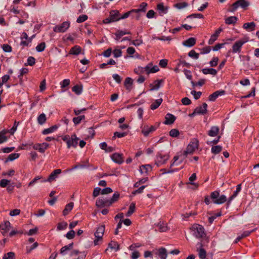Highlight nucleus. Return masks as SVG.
Masks as SVG:
<instances>
[{"label": "nucleus", "mask_w": 259, "mask_h": 259, "mask_svg": "<svg viewBox=\"0 0 259 259\" xmlns=\"http://www.w3.org/2000/svg\"><path fill=\"white\" fill-rule=\"evenodd\" d=\"M47 120L46 116L45 113L40 114L37 117V122L39 124H44Z\"/></svg>", "instance_id": "obj_36"}, {"label": "nucleus", "mask_w": 259, "mask_h": 259, "mask_svg": "<svg viewBox=\"0 0 259 259\" xmlns=\"http://www.w3.org/2000/svg\"><path fill=\"white\" fill-rule=\"evenodd\" d=\"M130 32L129 31H125L123 30H117L116 33H115V35L116 36L115 39L117 40H119L122 36L126 34H130Z\"/></svg>", "instance_id": "obj_33"}, {"label": "nucleus", "mask_w": 259, "mask_h": 259, "mask_svg": "<svg viewBox=\"0 0 259 259\" xmlns=\"http://www.w3.org/2000/svg\"><path fill=\"white\" fill-rule=\"evenodd\" d=\"M219 130L220 129L218 126H213L208 132V135L210 137H215L218 134Z\"/></svg>", "instance_id": "obj_26"}, {"label": "nucleus", "mask_w": 259, "mask_h": 259, "mask_svg": "<svg viewBox=\"0 0 259 259\" xmlns=\"http://www.w3.org/2000/svg\"><path fill=\"white\" fill-rule=\"evenodd\" d=\"M225 94L224 90H218L211 94L208 98L209 100L211 102L214 101L219 96L224 95Z\"/></svg>", "instance_id": "obj_11"}, {"label": "nucleus", "mask_w": 259, "mask_h": 259, "mask_svg": "<svg viewBox=\"0 0 259 259\" xmlns=\"http://www.w3.org/2000/svg\"><path fill=\"white\" fill-rule=\"evenodd\" d=\"M194 233L197 238H203L205 235L203 227L201 225H198L196 227Z\"/></svg>", "instance_id": "obj_12"}, {"label": "nucleus", "mask_w": 259, "mask_h": 259, "mask_svg": "<svg viewBox=\"0 0 259 259\" xmlns=\"http://www.w3.org/2000/svg\"><path fill=\"white\" fill-rule=\"evenodd\" d=\"M109 247L111 249L117 251L119 249V245L116 242H112L109 244Z\"/></svg>", "instance_id": "obj_54"}, {"label": "nucleus", "mask_w": 259, "mask_h": 259, "mask_svg": "<svg viewBox=\"0 0 259 259\" xmlns=\"http://www.w3.org/2000/svg\"><path fill=\"white\" fill-rule=\"evenodd\" d=\"M203 15L201 14H193L187 17V18H203Z\"/></svg>", "instance_id": "obj_61"}, {"label": "nucleus", "mask_w": 259, "mask_h": 259, "mask_svg": "<svg viewBox=\"0 0 259 259\" xmlns=\"http://www.w3.org/2000/svg\"><path fill=\"white\" fill-rule=\"evenodd\" d=\"M112 160L118 164H121L123 162L122 154L115 153L111 156Z\"/></svg>", "instance_id": "obj_13"}, {"label": "nucleus", "mask_w": 259, "mask_h": 259, "mask_svg": "<svg viewBox=\"0 0 259 259\" xmlns=\"http://www.w3.org/2000/svg\"><path fill=\"white\" fill-rule=\"evenodd\" d=\"M15 254L14 252H9L5 253L3 256V259H15Z\"/></svg>", "instance_id": "obj_44"}, {"label": "nucleus", "mask_w": 259, "mask_h": 259, "mask_svg": "<svg viewBox=\"0 0 259 259\" xmlns=\"http://www.w3.org/2000/svg\"><path fill=\"white\" fill-rule=\"evenodd\" d=\"M1 225L2 227V230H7L9 231L10 228L11 227V223L9 221H6Z\"/></svg>", "instance_id": "obj_53"}, {"label": "nucleus", "mask_w": 259, "mask_h": 259, "mask_svg": "<svg viewBox=\"0 0 259 259\" xmlns=\"http://www.w3.org/2000/svg\"><path fill=\"white\" fill-rule=\"evenodd\" d=\"M200 245L201 246V248L198 249L197 248V251H198V255H199V257L201 258V259H204L205 258L206 256V252L205 251V250L202 248V245L201 243L200 244Z\"/></svg>", "instance_id": "obj_30"}, {"label": "nucleus", "mask_w": 259, "mask_h": 259, "mask_svg": "<svg viewBox=\"0 0 259 259\" xmlns=\"http://www.w3.org/2000/svg\"><path fill=\"white\" fill-rule=\"evenodd\" d=\"M247 41L248 39L246 38H244L243 39L236 41L231 46L232 49H240L242 46V45Z\"/></svg>", "instance_id": "obj_21"}, {"label": "nucleus", "mask_w": 259, "mask_h": 259, "mask_svg": "<svg viewBox=\"0 0 259 259\" xmlns=\"http://www.w3.org/2000/svg\"><path fill=\"white\" fill-rule=\"evenodd\" d=\"M202 72L204 74H210L215 75L217 73V71L213 68H204L202 70Z\"/></svg>", "instance_id": "obj_34"}, {"label": "nucleus", "mask_w": 259, "mask_h": 259, "mask_svg": "<svg viewBox=\"0 0 259 259\" xmlns=\"http://www.w3.org/2000/svg\"><path fill=\"white\" fill-rule=\"evenodd\" d=\"M222 150V147L220 145L213 146L211 147V152L214 154L219 153Z\"/></svg>", "instance_id": "obj_41"}, {"label": "nucleus", "mask_w": 259, "mask_h": 259, "mask_svg": "<svg viewBox=\"0 0 259 259\" xmlns=\"http://www.w3.org/2000/svg\"><path fill=\"white\" fill-rule=\"evenodd\" d=\"M188 4L186 2L179 3L174 5V7L178 9H182L187 7Z\"/></svg>", "instance_id": "obj_45"}, {"label": "nucleus", "mask_w": 259, "mask_h": 259, "mask_svg": "<svg viewBox=\"0 0 259 259\" xmlns=\"http://www.w3.org/2000/svg\"><path fill=\"white\" fill-rule=\"evenodd\" d=\"M207 105L206 103H204L202 106L197 107L195 109L197 112V114H204L207 112Z\"/></svg>", "instance_id": "obj_19"}, {"label": "nucleus", "mask_w": 259, "mask_h": 259, "mask_svg": "<svg viewBox=\"0 0 259 259\" xmlns=\"http://www.w3.org/2000/svg\"><path fill=\"white\" fill-rule=\"evenodd\" d=\"M35 35L33 34L28 39H21V45L23 47H28L29 44L31 42L32 39L35 37Z\"/></svg>", "instance_id": "obj_39"}, {"label": "nucleus", "mask_w": 259, "mask_h": 259, "mask_svg": "<svg viewBox=\"0 0 259 259\" xmlns=\"http://www.w3.org/2000/svg\"><path fill=\"white\" fill-rule=\"evenodd\" d=\"M72 245L73 243H70L68 245H66V254H68L70 257H72V259H84V255L83 254L78 255V252L77 250H69Z\"/></svg>", "instance_id": "obj_4"}, {"label": "nucleus", "mask_w": 259, "mask_h": 259, "mask_svg": "<svg viewBox=\"0 0 259 259\" xmlns=\"http://www.w3.org/2000/svg\"><path fill=\"white\" fill-rule=\"evenodd\" d=\"M135 207L136 206H135V203L132 202L130 204L128 210V211L127 212V213L126 214V215L127 217H130V216H131L133 213V212L135 211Z\"/></svg>", "instance_id": "obj_43"}, {"label": "nucleus", "mask_w": 259, "mask_h": 259, "mask_svg": "<svg viewBox=\"0 0 259 259\" xmlns=\"http://www.w3.org/2000/svg\"><path fill=\"white\" fill-rule=\"evenodd\" d=\"M151 169L152 167L149 164L142 165L140 167V171L141 174L148 173Z\"/></svg>", "instance_id": "obj_29"}, {"label": "nucleus", "mask_w": 259, "mask_h": 259, "mask_svg": "<svg viewBox=\"0 0 259 259\" xmlns=\"http://www.w3.org/2000/svg\"><path fill=\"white\" fill-rule=\"evenodd\" d=\"M104 226H101L97 228L96 232L95 233V236L97 238L96 240H94V243L95 245H98V241L102 239V236L104 234Z\"/></svg>", "instance_id": "obj_7"}, {"label": "nucleus", "mask_w": 259, "mask_h": 259, "mask_svg": "<svg viewBox=\"0 0 259 259\" xmlns=\"http://www.w3.org/2000/svg\"><path fill=\"white\" fill-rule=\"evenodd\" d=\"M74 236L75 232L72 230L69 231L66 234V238H67L68 239H72L74 238Z\"/></svg>", "instance_id": "obj_59"}, {"label": "nucleus", "mask_w": 259, "mask_h": 259, "mask_svg": "<svg viewBox=\"0 0 259 259\" xmlns=\"http://www.w3.org/2000/svg\"><path fill=\"white\" fill-rule=\"evenodd\" d=\"M76 38V34L75 33L69 34L67 37L66 38V47L69 46L70 44L74 43Z\"/></svg>", "instance_id": "obj_23"}, {"label": "nucleus", "mask_w": 259, "mask_h": 259, "mask_svg": "<svg viewBox=\"0 0 259 259\" xmlns=\"http://www.w3.org/2000/svg\"><path fill=\"white\" fill-rule=\"evenodd\" d=\"M157 9L159 11L160 15L166 14L168 8L164 7L163 3H160L157 5Z\"/></svg>", "instance_id": "obj_25"}, {"label": "nucleus", "mask_w": 259, "mask_h": 259, "mask_svg": "<svg viewBox=\"0 0 259 259\" xmlns=\"http://www.w3.org/2000/svg\"><path fill=\"white\" fill-rule=\"evenodd\" d=\"M139 69H140L141 72L143 73L145 71L147 74L156 73L159 70L158 66L154 65L152 66L151 63H149L145 67H140Z\"/></svg>", "instance_id": "obj_6"}, {"label": "nucleus", "mask_w": 259, "mask_h": 259, "mask_svg": "<svg viewBox=\"0 0 259 259\" xmlns=\"http://www.w3.org/2000/svg\"><path fill=\"white\" fill-rule=\"evenodd\" d=\"M157 254L161 259H166L167 256L166 249L164 247L159 248Z\"/></svg>", "instance_id": "obj_20"}, {"label": "nucleus", "mask_w": 259, "mask_h": 259, "mask_svg": "<svg viewBox=\"0 0 259 259\" xmlns=\"http://www.w3.org/2000/svg\"><path fill=\"white\" fill-rule=\"evenodd\" d=\"M146 188V186H142L137 190H136L133 192L134 195H136L137 194L142 193L144 189Z\"/></svg>", "instance_id": "obj_63"}, {"label": "nucleus", "mask_w": 259, "mask_h": 259, "mask_svg": "<svg viewBox=\"0 0 259 259\" xmlns=\"http://www.w3.org/2000/svg\"><path fill=\"white\" fill-rule=\"evenodd\" d=\"M176 118L174 115L167 113L165 116V121L163 122V123L167 125L171 124L174 122Z\"/></svg>", "instance_id": "obj_14"}, {"label": "nucleus", "mask_w": 259, "mask_h": 259, "mask_svg": "<svg viewBox=\"0 0 259 259\" xmlns=\"http://www.w3.org/2000/svg\"><path fill=\"white\" fill-rule=\"evenodd\" d=\"M59 126V125H54L49 128L44 130L42 132L43 135H47L55 131Z\"/></svg>", "instance_id": "obj_28"}, {"label": "nucleus", "mask_w": 259, "mask_h": 259, "mask_svg": "<svg viewBox=\"0 0 259 259\" xmlns=\"http://www.w3.org/2000/svg\"><path fill=\"white\" fill-rule=\"evenodd\" d=\"M20 156L19 153H12L10 154L8 158L5 160V163H7L9 161H13L17 159Z\"/></svg>", "instance_id": "obj_35"}, {"label": "nucleus", "mask_w": 259, "mask_h": 259, "mask_svg": "<svg viewBox=\"0 0 259 259\" xmlns=\"http://www.w3.org/2000/svg\"><path fill=\"white\" fill-rule=\"evenodd\" d=\"M109 200L103 198H99L96 201V205L98 207H103L105 206H109Z\"/></svg>", "instance_id": "obj_18"}, {"label": "nucleus", "mask_w": 259, "mask_h": 259, "mask_svg": "<svg viewBox=\"0 0 259 259\" xmlns=\"http://www.w3.org/2000/svg\"><path fill=\"white\" fill-rule=\"evenodd\" d=\"M35 63V59L33 57H29L27 59V63H25V66H33Z\"/></svg>", "instance_id": "obj_48"}, {"label": "nucleus", "mask_w": 259, "mask_h": 259, "mask_svg": "<svg viewBox=\"0 0 259 259\" xmlns=\"http://www.w3.org/2000/svg\"><path fill=\"white\" fill-rule=\"evenodd\" d=\"M8 133L6 129L0 131V144L4 143L8 141L9 138L6 136Z\"/></svg>", "instance_id": "obj_22"}, {"label": "nucleus", "mask_w": 259, "mask_h": 259, "mask_svg": "<svg viewBox=\"0 0 259 259\" xmlns=\"http://www.w3.org/2000/svg\"><path fill=\"white\" fill-rule=\"evenodd\" d=\"M189 57L194 59H197L199 58V54L196 53L194 50H191L188 54Z\"/></svg>", "instance_id": "obj_55"}, {"label": "nucleus", "mask_w": 259, "mask_h": 259, "mask_svg": "<svg viewBox=\"0 0 259 259\" xmlns=\"http://www.w3.org/2000/svg\"><path fill=\"white\" fill-rule=\"evenodd\" d=\"M241 184H238L236 186V190L233 192V194L229 198L227 203V207H228L231 201L238 195V193L241 191Z\"/></svg>", "instance_id": "obj_9"}, {"label": "nucleus", "mask_w": 259, "mask_h": 259, "mask_svg": "<svg viewBox=\"0 0 259 259\" xmlns=\"http://www.w3.org/2000/svg\"><path fill=\"white\" fill-rule=\"evenodd\" d=\"M88 19V16L86 15H82L78 17L77 19L76 22L78 23H82Z\"/></svg>", "instance_id": "obj_57"}, {"label": "nucleus", "mask_w": 259, "mask_h": 259, "mask_svg": "<svg viewBox=\"0 0 259 259\" xmlns=\"http://www.w3.org/2000/svg\"><path fill=\"white\" fill-rule=\"evenodd\" d=\"M222 215V212L220 211L217 213L214 214L213 215L211 216L208 218V221L210 224H212L214 220L219 217Z\"/></svg>", "instance_id": "obj_52"}, {"label": "nucleus", "mask_w": 259, "mask_h": 259, "mask_svg": "<svg viewBox=\"0 0 259 259\" xmlns=\"http://www.w3.org/2000/svg\"><path fill=\"white\" fill-rule=\"evenodd\" d=\"M72 91L76 95H80L82 92V87L80 85L76 84L72 88Z\"/></svg>", "instance_id": "obj_31"}, {"label": "nucleus", "mask_w": 259, "mask_h": 259, "mask_svg": "<svg viewBox=\"0 0 259 259\" xmlns=\"http://www.w3.org/2000/svg\"><path fill=\"white\" fill-rule=\"evenodd\" d=\"M255 23L253 22L244 23L243 28L248 31H252L255 29Z\"/></svg>", "instance_id": "obj_24"}, {"label": "nucleus", "mask_w": 259, "mask_h": 259, "mask_svg": "<svg viewBox=\"0 0 259 259\" xmlns=\"http://www.w3.org/2000/svg\"><path fill=\"white\" fill-rule=\"evenodd\" d=\"M157 227L158 228V230L161 232H165L167 229V226L163 223H159L157 225Z\"/></svg>", "instance_id": "obj_42"}, {"label": "nucleus", "mask_w": 259, "mask_h": 259, "mask_svg": "<svg viewBox=\"0 0 259 259\" xmlns=\"http://www.w3.org/2000/svg\"><path fill=\"white\" fill-rule=\"evenodd\" d=\"M210 199L212 202L217 204H221L227 201V197L225 195L220 196V193L218 191L212 192L210 193V198L208 196H205L204 202L206 204L208 205L211 202Z\"/></svg>", "instance_id": "obj_1"}, {"label": "nucleus", "mask_w": 259, "mask_h": 259, "mask_svg": "<svg viewBox=\"0 0 259 259\" xmlns=\"http://www.w3.org/2000/svg\"><path fill=\"white\" fill-rule=\"evenodd\" d=\"M162 102V99L161 98L154 100V101L151 104L150 108L152 110H155L157 109L161 104Z\"/></svg>", "instance_id": "obj_32"}, {"label": "nucleus", "mask_w": 259, "mask_h": 259, "mask_svg": "<svg viewBox=\"0 0 259 259\" xmlns=\"http://www.w3.org/2000/svg\"><path fill=\"white\" fill-rule=\"evenodd\" d=\"M49 144L47 143H43L40 144V147L39 148V151L41 153H44L45 150L49 147Z\"/></svg>", "instance_id": "obj_51"}, {"label": "nucleus", "mask_w": 259, "mask_h": 259, "mask_svg": "<svg viewBox=\"0 0 259 259\" xmlns=\"http://www.w3.org/2000/svg\"><path fill=\"white\" fill-rule=\"evenodd\" d=\"M133 84V79L129 77H127L125 78V80L124 81V85L126 88V89L128 90L129 89L128 87V85H131Z\"/></svg>", "instance_id": "obj_58"}, {"label": "nucleus", "mask_w": 259, "mask_h": 259, "mask_svg": "<svg viewBox=\"0 0 259 259\" xmlns=\"http://www.w3.org/2000/svg\"><path fill=\"white\" fill-rule=\"evenodd\" d=\"M180 133L179 131L176 128H173L169 132V135L170 137L173 138H176L178 137Z\"/></svg>", "instance_id": "obj_46"}, {"label": "nucleus", "mask_w": 259, "mask_h": 259, "mask_svg": "<svg viewBox=\"0 0 259 259\" xmlns=\"http://www.w3.org/2000/svg\"><path fill=\"white\" fill-rule=\"evenodd\" d=\"M110 16L113 22H116L120 20V14L118 10H112L110 12Z\"/></svg>", "instance_id": "obj_15"}, {"label": "nucleus", "mask_w": 259, "mask_h": 259, "mask_svg": "<svg viewBox=\"0 0 259 259\" xmlns=\"http://www.w3.org/2000/svg\"><path fill=\"white\" fill-rule=\"evenodd\" d=\"M85 118L84 115H80L73 118V121L75 124H79L81 121Z\"/></svg>", "instance_id": "obj_49"}, {"label": "nucleus", "mask_w": 259, "mask_h": 259, "mask_svg": "<svg viewBox=\"0 0 259 259\" xmlns=\"http://www.w3.org/2000/svg\"><path fill=\"white\" fill-rule=\"evenodd\" d=\"M61 172V170L60 169H57L54 170L49 176L47 179H45L42 180V182H51L54 180H55L56 178H58V175H60Z\"/></svg>", "instance_id": "obj_8"}, {"label": "nucleus", "mask_w": 259, "mask_h": 259, "mask_svg": "<svg viewBox=\"0 0 259 259\" xmlns=\"http://www.w3.org/2000/svg\"><path fill=\"white\" fill-rule=\"evenodd\" d=\"M79 139L75 135H73L70 137L69 135H66V143L68 148L76 147Z\"/></svg>", "instance_id": "obj_3"}, {"label": "nucleus", "mask_w": 259, "mask_h": 259, "mask_svg": "<svg viewBox=\"0 0 259 259\" xmlns=\"http://www.w3.org/2000/svg\"><path fill=\"white\" fill-rule=\"evenodd\" d=\"M233 39H228L226 40L225 42L217 44L215 46L212 47V49H222L223 48H229V45L231 44Z\"/></svg>", "instance_id": "obj_17"}, {"label": "nucleus", "mask_w": 259, "mask_h": 259, "mask_svg": "<svg viewBox=\"0 0 259 259\" xmlns=\"http://www.w3.org/2000/svg\"><path fill=\"white\" fill-rule=\"evenodd\" d=\"M196 42V39L194 37H190L183 42L184 46L187 47L191 48L194 46Z\"/></svg>", "instance_id": "obj_16"}, {"label": "nucleus", "mask_w": 259, "mask_h": 259, "mask_svg": "<svg viewBox=\"0 0 259 259\" xmlns=\"http://www.w3.org/2000/svg\"><path fill=\"white\" fill-rule=\"evenodd\" d=\"M163 81L162 79H157L154 81V85H153L152 84H150V86L151 88L150 89V91H154L158 90L160 86V83Z\"/></svg>", "instance_id": "obj_27"}, {"label": "nucleus", "mask_w": 259, "mask_h": 259, "mask_svg": "<svg viewBox=\"0 0 259 259\" xmlns=\"http://www.w3.org/2000/svg\"><path fill=\"white\" fill-rule=\"evenodd\" d=\"M127 53V56L131 57L138 58V54L137 53L136 54L135 56H133L134 54L136 53V50H126Z\"/></svg>", "instance_id": "obj_56"}, {"label": "nucleus", "mask_w": 259, "mask_h": 259, "mask_svg": "<svg viewBox=\"0 0 259 259\" xmlns=\"http://www.w3.org/2000/svg\"><path fill=\"white\" fill-rule=\"evenodd\" d=\"M156 128L154 126L151 125L149 126L148 125H144L142 130V133L144 136L147 137L150 133H152L156 130Z\"/></svg>", "instance_id": "obj_10"}, {"label": "nucleus", "mask_w": 259, "mask_h": 259, "mask_svg": "<svg viewBox=\"0 0 259 259\" xmlns=\"http://www.w3.org/2000/svg\"><path fill=\"white\" fill-rule=\"evenodd\" d=\"M157 159L158 161L157 162V165L159 166L160 164L159 163H164L168 159V157L166 155H162L161 154H159L157 155Z\"/></svg>", "instance_id": "obj_38"}, {"label": "nucleus", "mask_w": 259, "mask_h": 259, "mask_svg": "<svg viewBox=\"0 0 259 259\" xmlns=\"http://www.w3.org/2000/svg\"><path fill=\"white\" fill-rule=\"evenodd\" d=\"M249 4V3L246 0H238L231 6V8L228 9V11L234 12L239 7L245 10Z\"/></svg>", "instance_id": "obj_2"}, {"label": "nucleus", "mask_w": 259, "mask_h": 259, "mask_svg": "<svg viewBox=\"0 0 259 259\" xmlns=\"http://www.w3.org/2000/svg\"><path fill=\"white\" fill-rule=\"evenodd\" d=\"M65 22H63L61 25L56 26L54 27L53 30L56 32H61L64 31Z\"/></svg>", "instance_id": "obj_40"}, {"label": "nucleus", "mask_w": 259, "mask_h": 259, "mask_svg": "<svg viewBox=\"0 0 259 259\" xmlns=\"http://www.w3.org/2000/svg\"><path fill=\"white\" fill-rule=\"evenodd\" d=\"M18 124L19 122L15 121L13 126L10 130H7V131H8V133H10L13 135L16 131Z\"/></svg>", "instance_id": "obj_50"}, {"label": "nucleus", "mask_w": 259, "mask_h": 259, "mask_svg": "<svg viewBox=\"0 0 259 259\" xmlns=\"http://www.w3.org/2000/svg\"><path fill=\"white\" fill-rule=\"evenodd\" d=\"M14 149H15V147H11L3 148L1 150L4 153H10L11 152L13 151Z\"/></svg>", "instance_id": "obj_64"}, {"label": "nucleus", "mask_w": 259, "mask_h": 259, "mask_svg": "<svg viewBox=\"0 0 259 259\" xmlns=\"http://www.w3.org/2000/svg\"><path fill=\"white\" fill-rule=\"evenodd\" d=\"M237 20L236 16H230L225 19V23L227 24H234Z\"/></svg>", "instance_id": "obj_37"}, {"label": "nucleus", "mask_w": 259, "mask_h": 259, "mask_svg": "<svg viewBox=\"0 0 259 259\" xmlns=\"http://www.w3.org/2000/svg\"><path fill=\"white\" fill-rule=\"evenodd\" d=\"M198 141L193 139L187 146L186 150L184 152V155L186 156L187 154L192 153L198 147Z\"/></svg>", "instance_id": "obj_5"}, {"label": "nucleus", "mask_w": 259, "mask_h": 259, "mask_svg": "<svg viewBox=\"0 0 259 259\" xmlns=\"http://www.w3.org/2000/svg\"><path fill=\"white\" fill-rule=\"evenodd\" d=\"M191 94H192L194 96V98H195V99L198 100L200 98L202 93L201 92H196L195 91H192L191 92Z\"/></svg>", "instance_id": "obj_62"}, {"label": "nucleus", "mask_w": 259, "mask_h": 259, "mask_svg": "<svg viewBox=\"0 0 259 259\" xmlns=\"http://www.w3.org/2000/svg\"><path fill=\"white\" fill-rule=\"evenodd\" d=\"M119 197V194L118 193H115L111 199L109 200V204L108 205H111L113 202L117 201L118 198Z\"/></svg>", "instance_id": "obj_47"}, {"label": "nucleus", "mask_w": 259, "mask_h": 259, "mask_svg": "<svg viewBox=\"0 0 259 259\" xmlns=\"http://www.w3.org/2000/svg\"><path fill=\"white\" fill-rule=\"evenodd\" d=\"M10 183V181L7 179H3L0 181V187L2 188H5L8 184Z\"/></svg>", "instance_id": "obj_60"}]
</instances>
